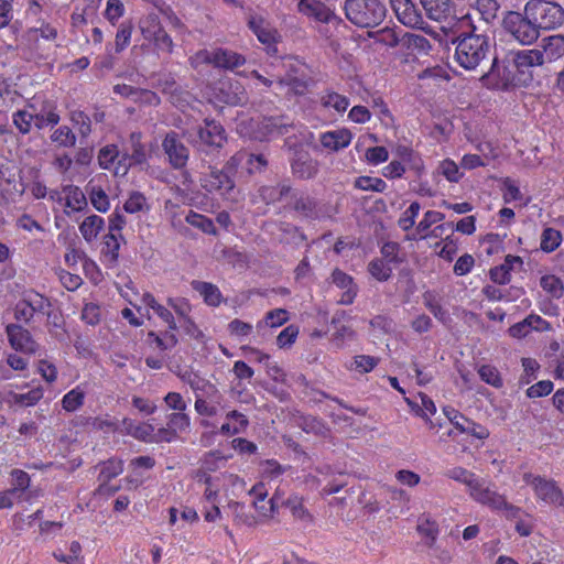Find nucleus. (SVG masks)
Listing matches in <instances>:
<instances>
[{
  "label": "nucleus",
  "instance_id": "obj_1",
  "mask_svg": "<svg viewBox=\"0 0 564 564\" xmlns=\"http://www.w3.org/2000/svg\"><path fill=\"white\" fill-rule=\"evenodd\" d=\"M453 43L456 44L454 59L466 70L477 69L487 61L491 48L489 37L484 34H466Z\"/></svg>",
  "mask_w": 564,
  "mask_h": 564
},
{
  "label": "nucleus",
  "instance_id": "obj_2",
  "mask_svg": "<svg viewBox=\"0 0 564 564\" xmlns=\"http://www.w3.org/2000/svg\"><path fill=\"white\" fill-rule=\"evenodd\" d=\"M346 18L359 28L378 25L386 17V7L379 0H346Z\"/></svg>",
  "mask_w": 564,
  "mask_h": 564
},
{
  "label": "nucleus",
  "instance_id": "obj_3",
  "mask_svg": "<svg viewBox=\"0 0 564 564\" xmlns=\"http://www.w3.org/2000/svg\"><path fill=\"white\" fill-rule=\"evenodd\" d=\"M523 481L531 487L538 501L561 509L564 512V492L552 478L527 471Z\"/></svg>",
  "mask_w": 564,
  "mask_h": 564
},
{
  "label": "nucleus",
  "instance_id": "obj_4",
  "mask_svg": "<svg viewBox=\"0 0 564 564\" xmlns=\"http://www.w3.org/2000/svg\"><path fill=\"white\" fill-rule=\"evenodd\" d=\"M524 13L542 30H553L564 22V9L552 1H529Z\"/></svg>",
  "mask_w": 564,
  "mask_h": 564
},
{
  "label": "nucleus",
  "instance_id": "obj_5",
  "mask_svg": "<svg viewBox=\"0 0 564 564\" xmlns=\"http://www.w3.org/2000/svg\"><path fill=\"white\" fill-rule=\"evenodd\" d=\"M506 31L520 44L529 45L539 37V28L529 17L509 12L503 19Z\"/></svg>",
  "mask_w": 564,
  "mask_h": 564
},
{
  "label": "nucleus",
  "instance_id": "obj_6",
  "mask_svg": "<svg viewBox=\"0 0 564 564\" xmlns=\"http://www.w3.org/2000/svg\"><path fill=\"white\" fill-rule=\"evenodd\" d=\"M187 139L193 144L214 149L221 148L227 140L225 129L214 120H205L195 133L187 132Z\"/></svg>",
  "mask_w": 564,
  "mask_h": 564
},
{
  "label": "nucleus",
  "instance_id": "obj_7",
  "mask_svg": "<svg viewBox=\"0 0 564 564\" xmlns=\"http://www.w3.org/2000/svg\"><path fill=\"white\" fill-rule=\"evenodd\" d=\"M468 495L475 502L489 508L491 511H499L500 506L505 503L507 498L496 489L495 485L484 478H478Z\"/></svg>",
  "mask_w": 564,
  "mask_h": 564
},
{
  "label": "nucleus",
  "instance_id": "obj_8",
  "mask_svg": "<svg viewBox=\"0 0 564 564\" xmlns=\"http://www.w3.org/2000/svg\"><path fill=\"white\" fill-rule=\"evenodd\" d=\"M224 394L215 386H206L205 393L196 394L195 411L203 416H215L220 410H226Z\"/></svg>",
  "mask_w": 564,
  "mask_h": 564
},
{
  "label": "nucleus",
  "instance_id": "obj_9",
  "mask_svg": "<svg viewBox=\"0 0 564 564\" xmlns=\"http://www.w3.org/2000/svg\"><path fill=\"white\" fill-rule=\"evenodd\" d=\"M141 133L132 132L130 134V144H131V153H124L119 159L116 167L115 175L116 176H124L127 175L129 169L133 164H142L147 161L145 148L141 142Z\"/></svg>",
  "mask_w": 564,
  "mask_h": 564
},
{
  "label": "nucleus",
  "instance_id": "obj_10",
  "mask_svg": "<svg viewBox=\"0 0 564 564\" xmlns=\"http://www.w3.org/2000/svg\"><path fill=\"white\" fill-rule=\"evenodd\" d=\"M247 24L262 44L271 46L279 41V32L261 13L250 11Z\"/></svg>",
  "mask_w": 564,
  "mask_h": 564
},
{
  "label": "nucleus",
  "instance_id": "obj_11",
  "mask_svg": "<svg viewBox=\"0 0 564 564\" xmlns=\"http://www.w3.org/2000/svg\"><path fill=\"white\" fill-rule=\"evenodd\" d=\"M162 147L167 155L170 164L174 169H182L186 165L189 151L178 138L177 133L170 132L165 135Z\"/></svg>",
  "mask_w": 564,
  "mask_h": 564
},
{
  "label": "nucleus",
  "instance_id": "obj_12",
  "mask_svg": "<svg viewBox=\"0 0 564 564\" xmlns=\"http://www.w3.org/2000/svg\"><path fill=\"white\" fill-rule=\"evenodd\" d=\"M6 333L10 346L23 354L33 355L37 350V344L32 338L30 332L18 324H9Z\"/></svg>",
  "mask_w": 564,
  "mask_h": 564
},
{
  "label": "nucleus",
  "instance_id": "obj_13",
  "mask_svg": "<svg viewBox=\"0 0 564 564\" xmlns=\"http://www.w3.org/2000/svg\"><path fill=\"white\" fill-rule=\"evenodd\" d=\"M204 484V498L207 502H217L218 495L226 491L229 485H243L242 480L234 474H220L215 477L206 476Z\"/></svg>",
  "mask_w": 564,
  "mask_h": 564
},
{
  "label": "nucleus",
  "instance_id": "obj_14",
  "mask_svg": "<svg viewBox=\"0 0 564 564\" xmlns=\"http://www.w3.org/2000/svg\"><path fill=\"white\" fill-rule=\"evenodd\" d=\"M61 194V199L64 200V213L70 218L76 213L84 212L88 206L86 195L78 186L66 185Z\"/></svg>",
  "mask_w": 564,
  "mask_h": 564
},
{
  "label": "nucleus",
  "instance_id": "obj_15",
  "mask_svg": "<svg viewBox=\"0 0 564 564\" xmlns=\"http://www.w3.org/2000/svg\"><path fill=\"white\" fill-rule=\"evenodd\" d=\"M398 20L410 28H419L423 20L419 9L411 0H390Z\"/></svg>",
  "mask_w": 564,
  "mask_h": 564
},
{
  "label": "nucleus",
  "instance_id": "obj_16",
  "mask_svg": "<svg viewBox=\"0 0 564 564\" xmlns=\"http://www.w3.org/2000/svg\"><path fill=\"white\" fill-rule=\"evenodd\" d=\"M297 11L317 22L329 23L336 15L334 12L319 0H300L297 3Z\"/></svg>",
  "mask_w": 564,
  "mask_h": 564
},
{
  "label": "nucleus",
  "instance_id": "obj_17",
  "mask_svg": "<svg viewBox=\"0 0 564 564\" xmlns=\"http://www.w3.org/2000/svg\"><path fill=\"white\" fill-rule=\"evenodd\" d=\"M352 140V133L346 129H336L319 134L322 147L329 152H338L347 148Z\"/></svg>",
  "mask_w": 564,
  "mask_h": 564
},
{
  "label": "nucleus",
  "instance_id": "obj_18",
  "mask_svg": "<svg viewBox=\"0 0 564 564\" xmlns=\"http://www.w3.org/2000/svg\"><path fill=\"white\" fill-rule=\"evenodd\" d=\"M202 186L209 193L217 192L221 196H226L232 188L234 182L224 172L212 169L200 180Z\"/></svg>",
  "mask_w": 564,
  "mask_h": 564
},
{
  "label": "nucleus",
  "instance_id": "obj_19",
  "mask_svg": "<svg viewBox=\"0 0 564 564\" xmlns=\"http://www.w3.org/2000/svg\"><path fill=\"white\" fill-rule=\"evenodd\" d=\"M332 280L336 286L344 290L340 299L338 300V303L343 305L351 304L357 295V286L354 283L352 278L336 269L332 274Z\"/></svg>",
  "mask_w": 564,
  "mask_h": 564
},
{
  "label": "nucleus",
  "instance_id": "obj_20",
  "mask_svg": "<svg viewBox=\"0 0 564 564\" xmlns=\"http://www.w3.org/2000/svg\"><path fill=\"white\" fill-rule=\"evenodd\" d=\"M225 420L219 429V433L225 436L243 433L249 425L247 416L237 410L228 411Z\"/></svg>",
  "mask_w": 564,
  "mask_h": 564
},
{
  "label": "nucleus",
  "instance_id": "obj_21",
  "mask_svg": "<svg viewBox=\"0 0 564 564\" xmlns=\"http://www.w3.org/2000/svg\"><path fill=\"white\" fill-rule=\"evenodd\" d=\"M105 227L102 217L91 214L79 224V232L86 242L90 243L97 239Z\"/></svg>",
  "mask_w": 564,
  "mask_h": 564
},
{
  "label": "nucleus",
  "instance_id": "obj_22",
  "mask_svg": "<svg viewBox=\"0 0 564 564\" xmlns=\"http://www.w3.org/2000/svg\"><path fill=\"white\" fill-rule=\"evenodd\" d=\"M219 90L224 95L220 99L228 105H238L246 100L243 87L231 80H223L219 83Z\"/></svg>",
  "mask_w": 564,
  "mask_h": 564
},
{
  "label": "nucleus",
  "instance_id": "obj_23",
  "mask_svg": "<svg viewBox=\"0 0 564 564\" xmlns=\"http://www.w3.org/2000/svg\"><path fill=\"white\" fill-rule=\"evenodd\" d=\"M246 63V58L232 51L216 48L214 50V66L227 69H235Z\"/></svg>",
  "mask_w": 564,
  "mask_h": 564
},
{
  "label": "nucleus",
  "instance_id": "obj_24",
  "mask_svg": "<svg viewBox=\"0 0 564 564\" xmlns=\"http://www.w3.org/2000/svg\"><path fill=\"white\" fill-rule=\"evenodd\" d=\"M142 302L148 307L152 308L154 313L167 325L169 330H177V325L172 312L160 304L151 293L142 295Z\"/></svg>",
  "mask_w": 564,
  "mask_h": 564
},
{
  "label": "nucleus",
  "instance_id": "obj_25",
  "mask_svg": "<svg viewBox=\"0 0 564 564\" xmlns=\"http://www.w3.org/2000/svg\"><path fill=\"white\" fill-rule=\"evenodd\" d=\"M513 63L520 72L544 63L543 53L539 50H522L513 54Z\"/></svg>",
  "mask_w": 564,
  "mask_h": 564
},
{
  "label": "nucleus",
  "instance_id": "obj_26",
  "mask_svg": "<svg viewBox=\"0 0 564 564\" xmlns=\"http://www.w3.org/2000/svg\"><path fill=\"white\" fill-rule=\"evenodd\" d=\"M7 395L10 405L33 406L43 398L44 391L42 387H35L26 393L10 391Z\"/></svg>",
  "mask_w": 564,
  "mask_h": 564
},
{
  "label": "nucleus",
  "instance_id": "obj_27",
  "mask_svg": "<svg viewBox=\"0 0 564 564\" xmlns=\"http://www.w3.org/2000/svg\"><path fill=\"white\" fill-rule=\"evenodd\" d=\"M191 285L203 296L206 304L210 306H217L220 304L221 293L216 285L196 280L192 281Z\"/></svg>",
  "mask_w": 564,
  "mask_h": 564
},
{
  "label": "nucleus",
  "instance_id": "obj_28",
  "mask_svg": "<svg viewBox=\"0 0 564 564\" xmlns=\"http://www.w3.org/2000/svg\"><path fill=\"white\" fill-rule=\"evenodd\" d=\"M176 330H165L163 334H158L153 330L148 333V341L150 345H154L161 351L171 350L174 348L178 339L175 335Z\"/></svg>",
  "mask_w": 564,
  "mask_h": 564
},
{
  "label": "nucleus",
  "instance_id": "obj_29",
  "mask_svg": "<svg viewBox=\"0 0 564 564\" xmlns=\"http://www.w3.org/2000/svg\"><path fill=\"white\" fill-rule=\"evenodd\" d=\"M292 172L300 178L308 180L317 174L318 164L308 156L299 158L292 163Z\"/></svg>",
  "mask_w": 564,
  "mask_h": 564
},
{
  "label": "nucleus",
  "instance_id": "obj_30",
  "mask_svg": "<svg viewBox=\"0 0 564 564\" xmlns=\"http://www.w3.org/2000/svg\"><path fill=\"white\" fill-rule=\"evenodd\" d=\"M427 15L436 21L444 19L451 12V0H420Z\"/></svg>",
  "mask_w": 564,
  "mask_h": 564
},
{
  "label": "nucleus",
  "instance_id": "obj_31",
  "mask_svg": "<svg viewBox=\"0 0 564 564\" xmlns=\"http://www.w3.org/2000/svg\"><path fill=\"white\" fill-rule=\"evenodd\" d=\"M167 305L175 312L184 326L189 330V327L194 326V322L189 317L192 311L191 304L184 297H169L166 300Z\"/></svg>",
  "mask_w": 564,
  "mask_h": 564
},
{
  "label": "nucleus",
  "instance_id": "obj_32",
  "mask_svg": "<svg viewBox=\"0 0 564 564\" xmlns=\"http://www.w3.org/2000/svg\"><path fill=\"white\" fill-rule=\"evenodd\" d=\"M434 173L435 175L445 177V180L451 183H458L464 176L458 164L451 159L442 160Z\"/></svg>",
  "mask_w": 564,
  "mask_h": 564
},
{
  "label": "nucleus",
  "instance_id": "obj_33",
  "mask_svg": "<svg viewBox=\"0 0 564 564\" xmlns=\"http://www.w3.org/2000/svg\"><path fill=\"white\" fill-rule=\"evenodd\" d=\"M543 56L549 61H555L564 54V36L552 35L543 39Z\"/></svg>",
  "mask_w": 564,
  "mask_h": 564
},
{
  "label": "nucleus",
  "instance_id": "obj_34",
  "mask_svg": "<svg viewBox=\"0 0 564 564\" xmlns=\"http://www.w3.org/2000/svg\"><path fill=\"white\" fill-rule=\"evenodd\" d=\"M562 232L552 227H546L541 234L540 248L543 252L551 253L555 251L562 243Z\"/></svg>",
  "mask_w": 564,
  "mask_h": 564
},
{
  "label": "nucleus",
  "instance_id": "obj_35",
  "mask_svg": "<svg viewBox=\"0 0 564 564\" xmlns=\"http://www.w3.org/2000/svg\"><path fill=\"white\" fill-rule=\"evenodd\" d=\"M394 265L384 261V259H373L368 264V272L379 282L389 280L392 275Z\"/></svg>",
  "mask_w": 564,
  "mask_h": 564
},
{
  "label": "nucleus",
  "instance_id": "obj_36",
  "mask_svg": "<svg viewBox=\"0 0 564 564\" xmlns=\"http://www.w3.org/2000/svg\"><path fill=\"white\" fill-rule=\"evenodd\" d=\"M419 397L421 400V404L415 405L417 408L416 414L424 419V421L426 422L431 430L441 427L440 424H436L430 417V415H434L436 413V406L433 400L424 393H420Z\"/></svg>",
  "mask_w": 564,
  "mask_h": 564
},
{
  "label": "nucleus",
  "instance_id": "obj_37",
  "mask_svg": "<svg viewBox=\"0 0 564 564\" xmlns=\"http://www.w3.org/2000/svg\"><path fill=\"white\" fill-rule=\"evenodd\" d=\"M59 115L56 111V107L53 105H46L42 110L34 115V126L37 129H43L47 126H56L59 122Z\"/></svg>",
  "mask_w": 564,
  "mask_h": 564
},
{
  "label": "nucleus",
  "instance_id": "obj_38",
  "mask_svg": "<svg viewBox=\"0 0 564 564\" xmlns=\"http://www.w3.org/2000/svg\"><path fill=\"white\" fill-rule=\"evenodd\" d=\"M98 164L104 170H110L116 167L119 159H121L119 154V150L115 144H108L99 150L98 153Z\"/></svg>",
  "mask_w": 564,
  "mask_h": 564
},
{
  "label": "nucleus",
  "instance_id": "obj_39",
  "mask_svg": "<svg viewBox=\"0 0 564 564\" xmlns=\"http://www.w3.org/2000/svg\"><path fill=\"white\" fill-rule=\"evenodd\" d=\"M540 286L551 297H554V299H560L564 294V283L558 276H556L554 274H545V275L541 276Z\"/></svg>",
  "mask_w": 564,
  "mask_h": 564
},
{
  "label": "nucleus",
  "instance_id": "obj_40",
  "mask_svg": "<svg viewBox=\"0 0 564 564\" xmlns=\"http://www.w3.org/2000/svg\"><path fill=\"white\" fill-rule=\"evenodd\" d=\"M122 470H123L122 460L111 458V459L105 462L100 467V473H99V478H98L100 481V489L110 479L120 475L122 473Z\"/></svg>",
  "mask_w": 564,
  "mask_h": 564
},
{
  "label": "nucleus",
  "instance_id": "obj_41",
  "mask_svg": "<svg viewBox=\"0 0 564 564\" xmlns=\"http://www.w3.org/2000/svg\"><path fill=\"white\" fill-rule=\"evenodd\" d=\"M84 400L85 391L77 386L63 397L62 406L67 412H75L84 404Z\"/></svg>",
  "mask_w": 564,
  "mask_h": 564
},
{
  "label": "nucleus",
  "instance_id": "obj_42",
  "mask_svg": "<svg viewBox=\"0 0 564 564\" xmlns=\"http://www.w3.org/2000/svg\"><path fill=\"white\" fill-rule=\"evenodd\" d=\"M88 196L91 205L100 213H106L110 208L108 195L100 186L88 185Z\"/></svg>",
  "mask_w": 564,
  "mask_h": 564
},
{
  "label": "nucleus",
  "instance_id": "obj_43",
  "mask_svg": "<svg viewBox=\"0 0 564 564\" xmlns=\"http://www.w3.org/2000/svg\"><path fill=\"white\" fill-rule=\"evenodd\" d=\"M289 321V313L283 308H275L269 311L264 318L257 324V328L261 329L264 326L276 328L282 326Z\"/></svg>",
  "mask_w": 564,
  "mask_h": 564
},
{
  "label": "nucleus",
  "instance_id": "obj_44",
  "mask_svg": "<svg viewBox=\"0 0 564 564\" xmlns=\"http://www.w3.org/2000/svg\"><path fill=\"white\" fill-rule=\"evenodd\" d=\"M423 302L426 308L434 315L436 319L443 324H446L449 321L447 311L442 307L434 293L425 292L423 294Z\"/></svg>",
  "mask_w": 564,
  "mask_h": 564
},
{
  "label": "nucleus",
  "instance_id": "obj_45",
  "mask_svg": "<svg viewBox=\"0 0 564 564\" xmlns=\"http://www.w3.org/2000/svg\"><path fill=\"white\" fill-rule=\"evenodd\" d=\"M445 475L449 479H453L455 481L464 484L468 488V492L471 490L475 482L479 478L474 473L469 471L468 469H466L464 467H459V466L448 469L445 473Z\"/></svg>",
  "mask_w": 564,
  "mask_h": 564
},
{
  "label": "nucleus",
  "instance_id": "obj_46",
  "mask_svg": "<svg viewBox=\"0 0 564 564\" xmlns=\"http://www.w3.org/2000/svg\"><path fill=\"white\" fill-rule=\"evenodd\" d=\"M12 477V488L10 490H14V494L18 496L19 499H25L28 500L29 497L24 494V491L30 486V477L29 475L21 470V469H13L11 471Z\"/></svg>",
  "mask_w": 564,
  "mask_h": 564
},
{
  "label": "nucleus",
  "instance_id": "obj_47",
  "mask_svg": "<svg viewBox=\"0 0 564 564\" xmlns=\"http://www.w3.org/2000/svg\"><path fill=\"white\" fill-rule=\"evenodd\" d=\"M243 160H246V163L248 165V171L250 173H253L256 171H261L267 165V160L263 155H254V154H247V153H237L235 156L231 158L230 163L231 164H239Z\"/></svg>",
  "mask_w": 564,
  "mask_h": 564
},
{
  "label": "nucleus",
  "instance_id": "obj_48",
  "mask_svg": "<svg viewBox=\"0 0 564 564\" xmlns=\"http://www.w3.org/2000/svg\"><path fill=\"white\" fill-rule=\"evenodd\" d=\"M51 140L58 147L72 148L76 144V135L67 126H61L53 131Z\"/></svg>",
  "mask_w": 564,
  "mask_h": 564
},
{
  "label": "nucleus",
  "instance_id": "obj_49",
  "mask_svg": "<svg viewBox=\"0 0 564 564\" xmlns=\"http://www.w3.org/2000/svg\"><path fill=\"white\" fill-rule=\"evenodd\" d=\"M229 507L232 509L235 521L238 524L254 527L259 523V519L252 513H250L245 505L239 502H232L229 505Z\"/></svg>",
  "mask_w": 564,
  "mask_h": 564
},
{
  "label": "nucleus",
  "instance_id": "obj_50",
  "mask_svg": "<svg viewBox=\"0 0 564 564\" xmlns=\"http://www.w3.org/2000/svg\"><path fill=\"white\" fill-rule=\"evenodd\" d=\"M53 556L65 564H82V545L77 541H73L69 545V554H64L61 550L53 553Z\"/></svg>",
  "mask_w": 564,
  "mask_h": 564
},
{
  "label": "nucleus",
  "instance_id": "obj_51",
  "mask_svg": "<svg viewBox=\"0 0 564 564\" xmlns=\"http://www.w3.org/2000/svg\"><path fill=\"white\" fill-rule=\"evenodd\" d=\"M167 425L176 435H178V433H186L189 431L191 419L185 411L174 412L167 416Z\"/></svg>",
  "mask_w": 564,
  "mask_h": 564
},
{
  "label": "nucleus",
  "instance_id": "obj_52",
  "mask_svg": "<svg viewBox=\"0 0 564 564\" xmlns=\"http://www.w3.org/2000/svg\"><path fill=\"white\" fill-rule=\"evenodd\" d=\"M291 191L288 184H279L276 186H263L260 189V195L267 203H274L281 200Z\"/></svg>",
  "mask_w": 564,
  "mask_h": 564
},
{
  "label": "nucleus",
  "instance_id": "obj_53",
  "mask_svg": "<svg viewBox=\"0 0 564 564\" xmlns=\"http://www.w3.org/2000/svg\"><path fill=\"white\" fill-rule=\"evenodd\" d=\"M185 220L187 224L200 229L205 234H210V235L216 234V229L213 224V220L204 215H200V214H197V213L191 210L188 213V215L185 217Z\"/></svg>",
  "mask_w": 564,
  "mask_h": 564
},
{
  "label": "nucleus",
  "instance_id": "obj_54",
  "mask_svg": "<svg viewBox=\"0 0 564 564\" xmlns=\"http://www.w3.org/2000/svg\"><path fill=\"white\" fill-rule=\"evenodd\" d=\"M140 30L143 37L150 41L163 29L160 24L158 15L149 14L140 21Z\"/></svg>",
  "mask_w": 564,
  "mask_h": 564
},
{
  "label": "nucleus",
  "instance_id": "obj_55",
  "mask_svg": "<svg viewBox=\"0 0 564 564\" xmlns=\"http://www.w3.org/2000/svg\"><path fill=\"white\" fill-rule=\"evenodd\" d=\"M355 186L361 191L382 193L387 188L386 182L380 177L359 176L355 181Z\"/></svg>",
  "mask_w": 564,
  "mask_h": 564
},
{
  "label": "nucleus",
  "instance_id": "obj_56",
  "mask_svg": "<svg viewBox=\"0 0 564 564\" xmlns=\"http://www.w3.org/2000/svg\"><path fill=\"white\" fill-rule=\"evenodd\" d=\"M286 506L290 508L292 516L295 519L312 522V516L307 511V509L303 506L302 499L294 496L286 500Z\"/></svg>",
  "mask_w": 564,
  "mask_h": 564
},
{
  "label": "nucleus",
  "instance_id": "obj_57",
  "mask_svg": "<svg viewBox=\"0 0 564 564\" xmlns=\"http://www.w3.org/2000/svg\"><path fill=\"white\" fill-rule=\"evenodd\" d=\"M324 107L333 108L338 112L345 111L349 106V100L337 93H328L322 98Z\"/></svg>",
  "mask_w": 564,
  "mask_h": 564
},
{
  "label": "nucleus",
  "instance_id": "obj_58",
  "mask_svg": "<svg viewBox=\"0 0 564 564\" xmlns=\"http://www.w3.org/2000/svg\"><path fill=\"white\" fill-rule=\"evenodd\" d=\"M252 505L258 512V516L256 517L259 519V523L263 520L271 519L276 510L274 497L268 501L264 499L263 502L259 500H253Z\"/></svg>",
  "mask_w": 564,
  "mask_h": 564
},
{
  "label": "nucleus",
  "instance_id": "obj_59",
  "mask_svg": "<svg viewBox=\"0 0 564 564\" xmlns=\"http://www.w3.org/2000/svg\"><path fill=\"white\" fill-rule=\"evenodd\" d=\"M13 123L21 133L26 134L34 124V115L28 110H19L13 115Z\"/></svg>",
  "mask_w": 564,
  "mask_h": 564
},
{
  "label": "nucleus",
  "instance_id": "obj_60",
  "mask_svg": "<svg viewBox=\"0 0 564 564\" xmlns=\"http://www.w3.org/2000/svg\"><path fill=\"white\" fill-rule=\"evenodd\" d=\"M132 24L131 23H122L116 34L115 39V51L120 53L123 51L130 43L131 34H132Z\"/></svg>",
  "mask_w": 564,
  "mask_h": 564
},
{
  "label": "nucleus",
  "instance_id": "obj_61",
  "mask_svg": "<svg viewBox=\"0 0 564 564\" xmlns=\"http://www.w3.org/2000/svg\"><path fill=\"white\" fill-rule=\"evenodd\" d=\"M478 373L482 381L495 387H502V379L497 368L490 365H484L479 368Z\"/></svg>",
  "mask_w": 564,
  "mask_h": 564
},
{
  "label": "nucleus",
  "instance_id": "obj_62",
  "mask_svg": "<svg viewBox=\"0 0 564 564\" xmlns=\"http://www.w3.org/2000/svg\"><path fill=\"white\" fill-rule=\"evenodd\" d=\"M421 206L417 202H413L401 215L399 226L403 230L411 229L415 224V218L420 213Z\"/></svg>",
  "mask_w": 564,
  "mask_h": 564
},
{
  "label": "nucleus",
  "instance_id": "obj_63",
  "mask_svg": "<svg viewBox=\"0 0 564 564\" xmlns=\"http://www.w3.org/2000/svg\"><path fill=\"white\" fill-rule=\"evenodd\" d=\"M147 207V199L140 192H133L123 205L124 212L129 214H135L142 212Z\"/></svg>",
  "mask_w": 564,
  "mask_h": 564
},
{
  "label": "nucleus",
  "instance_id": "obj_64",
  "mask_svg": "<svg viewBox=\"0 0 564 564\" xmlns=\"http://www.w3.org/2000/svg\"><path fill=\"white\" fill-rule=\"evenodd\" d=\"M124 14V6L121 0H108L105 10V18L116 25L118 20Z\"/></svg>",
  "mask_w": 564,
  "mask_h": 564
}]
</instances>
